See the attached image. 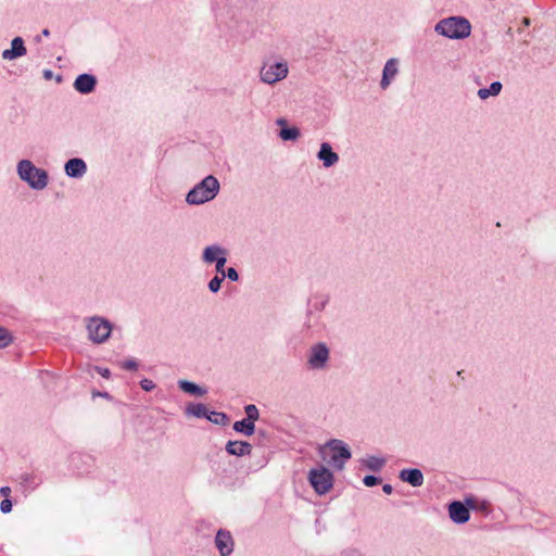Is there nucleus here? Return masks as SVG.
<instances>
[{
    "label": "nucleus",
    "instance_id": "1",
    "mask_svg": "<svg viewBox=\"0 0 556 556\" xmlns=\"http://www.w3.org/2000/svg\"><path fill=\"white\" fill-rule=\"evenodd\" d=\"M220 190L218 179L213 175H207L198 182L186 194V202L189 205H202L214 200Z\"/></svg>",
    "mask_w": 556,
    "mask_h": 556
},
{
    "label": "nucleus",
    "instance_id": "2",
    "mask_svg": "<svg viewBox=\"0 0 556 556\" xmlns=\"http://www.w3.org/2000/svg\"><path fill=\"white\" fill-rule=\"evenodd\" d=\"M434 31L448 39H465L471 34V24L466 17L450 16L439 21Z\"/></svg>",
    "mask_w": 556,
    "mask_h": 556
},
{
    "label": "nucleus",
    "instance_id": "3",
    "mask_svg": "<svg viewBox=\"0 0 556 556\" xmlns=\"http://www.w3.org/2000/svg\"><path fill=\"white\" fill-rule=\"evenodd\" d=\"M321 457L337 470H342L352 457L349 445L342 440L332 439L319 448Z\"/></svg>",
    "mask_w": 556,
    "mask_h": 556
},
{
    "label": "nucleus",
    "instance_id": "4",
    "mask_svg": "<svg viewBox=\"0 0 556 556\" xmlns=\"http://www.w3.org/2000/svg\"><path fill=\"white\" fill-rule=\"evenodd\" d=\"M289 75V63L287 60L279 58L276 60L265 59L258 71V79L261 83L274 86Z\"/></svg>",
    "mask_w": 556,
    "mask_h": 556
},
{
    "label": "nucleus",
    "instance_id": "5",
    "mask_svg": "<svg viewBox=\"0 0 556 556\" xmlns=\"http://www.w3.org/2000/svg\"><path fill=\"white\" fill-rule=\"evenodd\" d=\"M16 173L34 190H42L49 184L48 172L36 167L29 160H21L16 165Z\"/></svg>",
    "mask_w": 556,
    "mask_h": 556
},
{
    "label": "nucleus",
    "instance_id": "6",
    "mask_svg": "<svg viewBox=\"0 0 556 556\" xmlns=\"http://www.w3.org/2000/svg\"><path fill=\"white\" fill-rule=\"evenodd\" d=\"M88 339L94 344H102L111 336L112 324L100 316L86 317L84 319Z\"/></svg>",
    "mask_w": 556,
    "mask_h": 556
},
{
    "label": "nucleus",
    "instance_id": "7",
    "mask_svg": "<svg viewBox=\"0 0 556 556\" xmlns=\"http://www.w3.org/2000/svg\"><path fill=\"white\" fill-rule=\"evenodd\" d=\"M307 479L318 495L327 494L332 489L334 480L332 472L324 466L311 469Z\"/></svg>",
    "mask_w": 556,
    "mask_h": 556
},
{
    "label": "nucleus",
    "instance_id": "8",
    "mask_svg": "<svg viewBox=\"0 0 556 556\" xmlns=\"http://www.w3.org/2000/svg\"><path fill=\"white\" fill-rule=\"evenodd\" d=\"M329 349L325 343H317L309 349L307 364L311 369H324L329 361Z\"/></svg>",
    "mask_w": 556,
    "mask_h": 556
},
{
    "label": "nucleus",
    "instance_id": "9",
    "mask_svg": "<svg viewBox=\"0 0 556 556\" xmlns=\"http://www.w3.org/2000/svg\"><path fill=\"white\" fill-rule=\"evenodd\" d=\"M228 251L226 248L222 247L218 243L206 245L202 250L201 261L205 265H212L215 262L220 261L224 257H227Z\"/></svg>",
    "mask_w": 556,
    "mask_h": 556
},
{
    "label": "nucleus",
    "instance_id": "10",
    "mask_svg": "<svg viewBox=\"0 0 556 556\" xmlns=\"http://www.w3.org/2000/svg\"><path fill=\"white\" fill-rule=\"evenodd\" d=\"M215 545L220 556H229L233 552L235 541L229 531L219 529L215 536Z\"/></svg>",
    "mask_w": 556,
    "mask_h": 556
},
{
    "label": "nucleus",
    "instance_id": "11",
    "mask_svg": "<svg viewBox=\"0 0 556 556\" xmlns=\"http://www.w3.org/2000/svg\"><path fill=\"white\" fill-rule=\"evenodd\" d=\"M26 53H27V49L24 45L23 38L15 37L11 41V48L2 51L1 58L5 61H12V60L24 56Z\"/></svg>",
    "mask_w": 556,
    "mask_h": 556
},
{
    "label": "nucleus",
    "instance_id": "12",
    "mask_svg": "<svg viewBox=\"0 0 556 556\" xmlns=\"http://www.w3.org/2000/svg\"><path fill=\"white\" fill-rule=\"evenodd\" d=\"M399 74V60L395 58L389 59L382 71V77L380 80L381 89L386 90L394 79V77Z\"/></svg>",
    "mask_w": 556,
    "mask_h": 556
},
{
    "label": "nucleus",
    "instance_id": "13",
    "mask_svg": "<svg viewBox=\"0 0 556 556\" xmlns=\"http://www.w3.org/2000/svg\"><path fill=\"white\" fill-rule=\"evenodd\" d=\"M450 518L458 525L465 523L470 518L469 509L458 501L452 502L448 506Z\"/></svg>",
    "mask_w": 556,
    "mask_h": 556
},
{
    "label": "nucleus",
    "instance_id": "14",
    "mask_svg": "<svg viewBox=\"0 0 556 556\" xmlns=\"http://www.w3.org/2000/svg\"><path fill=\"white\" fill-rule=\"evenodd\" d=\"M399 478L414 488H419L425 482L424 473L417 468H405L399 473Z\"/></svg>",
    "mask_w": 556,
    "mask_h": 556
},
{
    "label": "nucleus",
    "instance_id": "15",
    "mask_svg": "<svg viewBox=\"0 0 556 556\" xmlns=\"http://www.w3.org/2000/svg\"><path fill=\"white\" fill-rule=\"evenodd\" d=\"M97 79L91 74H80L76 77L74 81V88L76 91L88 94L92 92L96 88Z\"/></svg>",
    "mask_w": 556,
    "mask_h": 556
},
{
    "label": "nucleus",
    "instance_id": "16",
    "mask_svg": "<svg viewBox=\"0 0 556 556\" xmlns=\"http://www.w3.org/2000/svg\"><path fill=\"white\" fill-rule=\"evenodd\" d=\"M64 170L68 177L79 178L86 174L87 165L83 159L74 157L65 163Z\"/></svg>",
    "mask_w": 556,
    "mask_h": 556
},
{
    "label": "nucleus",
    "instance_id": "17",
    "mask_svg": "<svg viewBox=\"0 0 556 556\" xmlns=\"http://www.w3.org/2000/svg\"><path fill=\"white\" fill-rule=\"evenodd\" d=\"M317 159L323 162L325 167H331L339 162V155L332 150L328 142H323L317 152Z\"/></svg>",
    "mask_w": 556,
    "mask_h": 556
},
{
    "label": "nucleus",
    "instance_id": "18",
    "mask_svg": "<svg viewBox=\"0 0 556 556\" xmlns=\"http://www.w3.org/2000/svg\"><path fill=\"white\" fill-rule=\"evenodd\" d=\"M225 451L232 456H247L252 453V445L247 441H228Z\"/></svg>",
    "mask_w": 556,
    "mask_h": 556
},
{
    "label": "nucleus",
    "instance_id": "19",
    "mask_svg": "<svg viewBox=\"0 0 556 556\" xmlns=\"http://www.w3.org/2000/svg\"><path fill=\"white\" fill-rule=\"evenodd\" d=\"M185 414L187 416L207 419L208 409L202 403H190L186 406Z\"/></svg>",
    "mask_w": 556,
    "mask_h": 556
},
{
    "label": "nucleus",
    "instance_id": "20",
    "mask_svg": "<svg viewBox=\"0 0 556 556\" xmlns=\"http://www.w3.org/2000/svg\"><path fill=\"white\" fill-rule=\"evenodd\" d=\"M329 302V296L326 294H316L309 302L308 313H320L325 309Z\"/></svg>",
    "mask_w": 556,
    "mask_h": 556
},
{
    "label": "nucleus",
    "instance_id": "21",
    "mask_svg": "<svg viewBox=\"0 0 556 556\" xmlns=\"http://www.w3.org/2000/svg\"><path fill=\"white\" fill-rule=\"evenodd\" d=\"M179 388L189 394L197 395V396H203L207 393L205 388H202L194 382L188 381V380H180L178 381Z\"/></svg>",
    "mask_w": 556,
    "mask_h": 556
},
{
    "label": "nucleus",
    "instance_id": "22",
    "mask_svg": "<svg viewBox=\"0 0 556 556\" xmlns=\"http://www.w3.org/2000/svg\"><path fill=\"white\" fill-rule=\"evenodd\" d=\"M232 428L236 432L251 437L255 432V422L244 418L242 420L236 421Z\"/></svg>",
    "mask_w": 556,
    "mask_h": 556
},
{
    "label": "nucleus",
    "instance_id": "23",
    "mask_svg": "<svg viewBox=\"0 0 556 556\" xmlns=\"http://www.w3.org/2000/svg\"><path fill=\"white\" fill-rule=\"evenodd\" d=\"M207 420L219 426H227L230 421L227 414L214 410L208 412Z\"/></svg>",
    "mask_w": 556,
    "mask_h": 556
},
{
    "label": "nucleus",
    "instance_id": "24",
    "mask_svg": "<svg viewBox=\"0 0 556 556\" xmlns=\"http://www.w3.org/2000/svg\"><path fill=\"white\" fill-rule=\"evenodd\" d=\"M386 464V460L381 457L369 456L365 460V465L372 471H379Z\"/></svg>",
    "mask_w": 556,
    "mask_h": 556
},
{
    "label": "nucleus",
    "instance_id": "25",
    "mask_svg": "<svg viewBox=\"0 0 556 556\" xmlns=\"http://www.w3.org/2000/svg\"><path fill=\"white\" fill-rule=\"evenodd\" d=\"M279 137L285 141L296 140L300 137V130L296 127L282 128Z\"/></svg>",
    "mask_w": 556,
    "mask_h": 556
},
{
    "label": "nucleus",
    "instance_id": "26",
    "mask_svg": "<svg viewBox=\"0 0 556 556\" xmlns=\"http://www.w3.org/2000/svg\"><path fill=\"white\" fill-rule=\"evenodd\" d=\"M12 336L9 330L0 326V349H4L12 343Z\"/></svg>",
    "mask_w": 556,
    "mask_h": 556
},
{
    "label": "nucleus",
    "instance_id": "27",
    "mask_svg": "<svg viewBox=\"0 0 556 556\" xmlns=\"http://www.w3.org/2000/svg\"><path fill=\"white\" fill-rule=\"evenodd\" d=\"M224 281V278L222 276H214L207 283V288L211 292L213 293H217L220 288H222V283Z\"/></svg>",
    "mask_w": 556,
    "mask_h": 556
},
{
    "label": "nucleus",
    "instance_id": "28",
    "mask_svg": "<svg viewBox=\"0 0 556 556\" xmlns=\"http://www.w3.org/2000/svg\"><path fill=\"white\" fill-rule=\"evenodd\" d=\"M247 419L255 422L260 418L258 408L254 404H249L244 407Z\"/></svg>",
    "mask_w": 556,
    "mask_h": 556
},
{
    "label": "nucleus",
    "instance_id": "29",
    "mask_svg": "<svg viewBox=\"0 0 556 556\" xmlns=\"http://www.w3.org/2000/svg\"><path fill=\"white\" fill-rule=\"evenodd\" d=\"M339 556H367L365 552H363L358 547L350 546L340 552Z\"/></svg>",
    "mask_w": 556,
    "mask_h": 556
},
{
    "label": "nucleus",
    "instance_id": "30",
    "mask_svg": "<svg viewBox=\"0 0 556 556\" xmlns=\"http://www.w3.org/2000/svg\"><path fill=\"white\" fill-rule=\"evenodd\" d=\"M223 278H228L231 281H238L239 274L233 267H229L225 273H223Z\"/></svg>",
    "mask_w": 556,
    "mask_h": 556
},
{
    "label": "nucleus",
    "instance_id": "31",
    "mask_svg": "<svg viewBox=\"0 0 556 556\" xmlns=\"http://www.w3.org/2000/svg\"><path fill=\"white\" fill-rule=\"evenodd\" d=\"M121 367L125 370H137L138 369V363L136 359L130 358L121 364Z\"/></svg>",
    "mask_w": 556,
    "mask_h": 556
},
{
    "label": "nucleus",
    "instance_id": "32",
    "mask_svg": "<svg viewBox=\"0 0 556 556\" xmlns=\"http://www.w3.org/2000/svg\"><path fill=\"white\" fill-rule=\"evenodd\" d=\"M226 263H227V257H224L220 261L214 263L215 264V269H216V273H217L218 276L223 277V273L226 271V269H225Z\"/></svg>",
    "mask_w": 556,
    "mask_h": 556
},
{
    "label": "nucleus",
    "instance_id": "33",
    "mask_svg": "<svg viewBox=\"0 0 556 556\" xmlns=\"http://www.w3.org/2000/svg\"><path fill=\"white\" fill-rule=\"evenodd\" d=\"M502 88L503 86L500 81H493L488 89L491 96L495 97L501 92Z\"/></svg>",
    "mask_w": 556,
    "mask_h": 556
},
{
    "label": "nucleus",
    "instance_id": "34",
    "mask_svg": "<svg viewBox=\"0 0 556 556\" xmlns=\"http://www.w3.org/2000/svg\"><path fill=\"white\" fill-rule=\"evenodd\" d=\"M140 387H141L144 391L149 392V391H152V390L155 388V383H154L152 380H150V379H148V378H144V379H142V380L140 381Z\"/></svg>",
    "mask_w": 556,
    "mask_h": 556
},
{
    "label": "nucleus",
    "instance_id": "35",
    "mask_svg": "<svg viewBox=\"0 0 556 556\" xmlns=\"http://www.w3.org/2000/svg\"><path fill=\"white\" fill-rule=\"evenodd\" d=\"M366 486H374L380 482V479L375 476H366L363 480Z\"/></svg>",
    "mask_w": 556,
    "mask_h": 556
},
{
    "label": "nucleus",
    "instance_id": "36",
    "mask_svg": "<svg viewBox=\"0 0 556 556\" xmlns=\"http://www.w3.org/2000/svg\"><path fill=\"white\" fill-rule=\"evenodd\" d=\"M0 509L3 514H8L12 510V502L9 498H4L0 503Z\"/></svg>",
    "mask_w": 556,
    "mask_h": 556
},
{
    "label": "nucleus",
    "instance_id": "37",
    "mask_svg": "<svg viewBox=\"0 0 556 556\" xmlns=\"http://www.w3.org/2000/svg\"><path fill=\"white\" fill-rule=\"evenodd\" d=\"M478 97L481 99V100H485L488 99L489 97H491V93L489 91L488 88H481L478 90Z\"/></svg>",
    "mask_w": 556,
    "mask_h": 556
},
{
    "label": "nucleus",
    "instance_id": "38",
    "mask_svg": "<svg viewBox=\"0 0 556 556\" xmlns=\"http://www.w3.org/2000/svg\"><path fill=\"white\" fill-rule=\"evenodd\" d=\"M97 371L103 377V378H110L111 371L108 368H97Z\"/></svg>",
    "mask_w": 556,
    "mask_h": 556
},
{
    "label": "nucleus",
    "instance_id": "39",
    "mask_svg": "<svg viewBox=\"0 0 556 556\" xmlns=\"http://www.w3.org/2000/svg\"><path fill=\"white\" fill-rule=\"evenodd\" d=\"M0 494L2 496H4L5 498H8L10 496V494H11L10 486H2V488H0Z\"/></svg>",
    "mask_w": 556,
    "mask_h": 556
},
{
    "label": "nucleus",
    "instance_id": "40",
    "mask_svg": "<svg viewBox=\"0 0 556 556\" xmlns=\"http://www.w3.org/2000/svg\"><path fill=\"white\" fill-rule=\"evenodd\" d=\"M382 491H383L386 494H391V493H392V491H393V488H392V485H391V484H384V485L382 486Z\"/></svg>",
    "mask_w": 556,
    "mask_h": 556
},
{
    "label": "nucleus",
    "instance_id": "41",
    "mask_svg": "<svg viewBox=\"0 0 556 556\" xmlns=\"http://www.w3.org/2000/svg\"><path fill=\"white\" fill-rule=\"evenodd\" d=\"M52 76H53V73H52V71H51V70H45V71H43V77H45V79L49 80V79H51V78H52Z\"/></svg>",
    "mask_w": 556,
    "mask_h": 556
},
{
    "label": "nucleus",
    "instance_id": "42",
    "mask_svg": "<svg viewBox=\"0 0 556 556\" xmlns=\"http://www.w3.org/2000/svg\"><path fill=\"white\" fill-rule=\"evenodd\" d=\"M276 123H277V125H280V126H282V125H286V124H287V122H286V119H285V118H279V119H277V122H276Z\"/></svg>",
    "mask_w": 556,
    "mask_h": 556
},
{
    "label": "nucleus",
    "instance_id": "43",
    "mask_svg": "<svg viewBox=\"0 0 556 556\" xmlns=\"http://www.w3.org/2000/svg\"><path fill=\"white\" fill-rule=\"evenodd\" d=\"M42 36L48 37L50 35V31L48 28H45L41 33Z\"/></svg>",
    "mask_w": 556,
    "mask_h": 556
},
{
    "label": "nucleus",
    "instance_id": "44",
    "mask_svg": "<svg viewBox=\"0 0 556 556\" xmlns=\"http://www.w3.org/2000/svg\"><path fill=\"white\" fill-rule=\"evenodd\" d=\"M40 40H41L40 36H37V37H36V41H38V42H39Z\"/></svg>",
    "mask_w": 556,
    "mask_h": 556
},
{
    "label": "nucleus",
    "instance_id": "45",
    "mask_svg": "<svg viewBox=\"0 0 556 556\" xmlns=\"http://www.w3.org/2000/svg\"><path fill=\"white\" fill-rule=\"evenodd\" d=\"M99 395H101V396H108V394H106V393H99Z\"/></svg>",
    "mask_w": 556,
    "mask_h": 556
}]
</instances>
